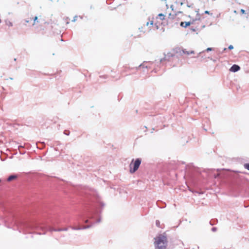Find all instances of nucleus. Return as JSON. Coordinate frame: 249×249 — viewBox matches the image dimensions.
Segmentation results:
<instances>
[{
  "mask_svg": "<svg viewBox=\"0 0 249 249\" xmlns=\"http://www.w3.org/2000/svg\"><path fill=\"white\" fill-rule=\"evenodd\" d=\"M213 50V48H208L205 51H203L202 52H201L199 53L198 54L199 55H200L201 54H203L205 52H209V51H212Z\"/></svg>",
  "mask_w": 249,
  "mask_h": 249,
  "instance_id": "9",
  "label": "nucleus"
},
{
  "mask_svg": "<svg viewBox=\"0 0 249 249\" xmlns=\"http://www.w3.org/2000/svg\"><path fill=\"white\" fill-rule=\"evenodd\" d=\"M91 226H92V225H88V226H83L82 227H73V226H71V227H70V228L73 230H85V229L89 228Z\"/></svg>",
  "mask_w": 249,
  "mask_h": 249,
  "instance_id": "3",
  "label": "nucleus"
},
{
  "mask_svg": "<svg viewBox=\"0 0 249 249\" xmlns=\"http://www.w3.org/2000/svg\"><path fill=\"white\" fill-rule=\"evenodd\" d=\"M205 14H210V12H209L208 11H205Z\"/></svg>",
  "mask_w": 249,
  "mask_h": 249,
  "instance_id": "27",
  "label": "nucleus"
},
{
  "mask_svg": "<svg viewBox=\"0 0 249 249\" xmlns=\"http://www.w3.org/2000/svg\"><path fill=\"white\" fill-rule=\"evenodd\" d=\"M189 53H190V54H193V53H194V51H190Z\"/></svg>",
  "mask_w": 249,
  "mask_h": 249,
  "instance_id": "24",
  "label": "nucleus"
},
{
  "mask_svg": "<svg viewBox=\"0 0 249 249\" xmlns=\"http://www.w3.org/2000/svg\"><path fill=\"white\" fill-rule=\"evenodd\" d=\"M182 51H183V53H184V54H186L187 55L190 54L189 51H187L185 50H183Z\"/></svg>",
  "mask_w": 249,
  "mask_h": 249,
  "instance_id": "16",
  "label": "nucleus"
},
{
  "mask_svg": "<svg viewBox=\"0 0 249 249\" xmlns=\"http://www.w3.org/2000/svg\"><path fill=\"white\" fill-rule=\"evenodd\" d=\"M156 225L157 227L161 228V226L160 225V221L159 220H156Z\"/></svg>",
  "mask_w": 249,
  "mask_h": 249,
  "instance_id": "15",
  "label": "nucleus"
},
{
  "mask_svg": "<svg viewBox=\"0 0 249 249\" xmlns=\"http://www.w3.org/2000/svg\"><path fill=\"white\" fill-rule=\"evenodd\" d=\"M244 167L245 169H246L249 171V163L244 164Z\"/></svg>",
  "mask_w": 249,
  "mask_h": 249,
  "instance_id": "13",
  "label": "nucleus"
},
{
  "mask_svg": "<svg viewBox=\"0 0 249 249\" xmlns=\"http://www.w3.org/2000/svg\"><path fill=\"white\" fill-rule=\"evenodd\" d=\"M64 133L65 135H69L70 132H67V131H65L64 132Z\"/></svg>",
  "mask_w": 249,
  "mask_h": 249,
  "instance_id": "21",
  "label": "nucleus"
},
{
  "mask_svg": "<svg viewBox=\"0 0 249 249\" xmlns=\"http://www.w3.org/2000/svg\"><path fill=\"white\" fill-rule=\"evenodd\" d=\"M32 20H33V23L32 24L33 26L35 25L36 24V23L38 22V18L37 17H35V18H32Z\"/></svg>",
  "mask_w": 249,
  "mask_h": 249,
  "instance_id": "10",
  "label": "nucleus"
},
{
  "mask_svg": "<svg viewBox=\"0 0 249 249\" xmlns=\"http://www.w3.org/2000/svg\"><path fill=\"white\" fill-rule=\"evenodd\" d=\"M199 57H201V59L202 60H204L205 58H206L207 57L204 56V55H203V54H201L200 55H199L198 54H197V55L195 57L196 58H198Z\"/></svg>",
  "mask_w": 249,
  "mask_h": 249,
  "instance_id": "12",
  "label": "nucleus"
},
{
  "mask_svg": "<svg viewBox=\"0 0 249 249\" xmlns=\"http://www.w3.org/2000/svg\"><path fill=\"white\" fill-rule=\"evenodd\" d=\"M155 249H166L168 244L167 238L165 233L159 234L155 238Z\"/></svg>",
  "mask_w": 249,
  "mask_h": 249,
  "instance_id": "1",
  "label": "nucleus"
},
{
  "mask_svg": "<svg viewBox=\"0 0 249 249\" xmlns=\"http://www.w3.org/2000/svg\"><path fill=\"white\" fill-rule=\"evenodd\" d=\"M101 221V219L100 218H99L97 220V221L96 222V223H99Z\"/></svg>",
  "mask_w": 249,
  "mask_h": 249,
  "instance_id": "25",
  "label": "nucleus"
},
{
  "mask_svg": "<svg viewBox=\"0 0 249 249\" xmlns=\"http://www.w3.org/2000/svg\"><path fill=\"white\" fill-rule=\"evenodd\" d=\"M240 70V67L237 65H233L230 68V71L232 72H236Z\"/></svg>",
  "mask_w": 249,
  "mask_h": 249,
  "instance_id": "4",
  "label": "nucleus"
},
{
  "mask_svg": "<svg viewBox=\"0 0 249 249\" xmlns=\"http://www.w3.org/2000/svg\"><path fill=\"white\" fill-rule=\"evenodd\" d=\"M49 231H68V228H64V229H61V228H60V229H55L53 228H52V227H50L49 229Z\"/></svg>",
  "mask_w": 249,
  "mask_h": 249,
  "instance_id": "5",
  "label": "nucleus"
},
{
  "mask_svg": "<svg viewBox=\"0 0 249 249\" xmlns=\"http://www.w3.org/2000/svg\"><path fill=\"white\" fill-rule=\"evenodd\" d=\"M9 26H12L13 24L11 22H9V24H8Z\"/></svg>",
  "mask_w": 249,
  "mask_h": 249,
  "instance_id": "23",
  "label": "nucleus"
},
{
  "mask_svg": "<svg viewBox=\"0 0 249 249\" xmlns=\"http://www.w3.org/2000/svg\"><path fill=\"white\" fill-rule=\"evenodd\" d=\"M216 230H217V229H216V228H215V227H213V228L212 229V231H213V232H214V231H216Z\"/></svg>",
  "mask_w": 249,
  "mask_h": 249,
  "instance_id": "18",
  "label": "nucleus"
},
{
  "mask_svg": "<svg viewBox=\"0 0 249 249\" xmlns=\"http://www.w3.org/2000/svg\"><path fill=\"white\" fill-rule=\"evenodd\" d=\"M226 50V48H224V50L225 51Z\"/></svg>",
  "mask_w": 249,
  "mask_h": 249,
  "instance_id": "29",
  "label": "nucleus"
},
{
  "mask_svg": "<svg viewBox=\"0 0 249 249\" xmlns=\"http://www.w3.org/2000/svg\"><path fill=\"white\" fill-rule=\"evenodd\" d=\"M230 50H231L233 48V46L231 45H230L228 47Z\"/></svg>",
  "mask_w": 249,
  "mask_h": 249,
  "instance_id": "20",
  "label": "nucleus"
},
{
  "mask_svg": "<svg viewBox=\"0 0 249 249\" xmlns=\"http://www.w3.org/2000/svg\"><path fill=\"white\" fill-rule=\"evenodd\" d=\"M94 217V215H92V216L89 217V219H93Z\"/></svg>",
  "mask_w": 249,
  "mask_h": 249,
  "instance_id": "26",
  "label": "nucleus"
},
{
  "mask_svg": "<svg viewBox=\"0 0 249 249\" xmlns=\"http://www.w3.org/2000/svg\"><path fill=\"white\" fill-rule=\"evenodd\" d=\"M17 178V176L16 175H11V176H10L8 178H7V181H12V180L16 178Z\"/></svg>",
  "mask_w": 249,
  "mask_h": 249,
  "instance_id": "8",
  "label": "nucleus"
},
{
  "mask_svg": "<svg viewBox=\"0 0 249 249\" xmlns=\"http://www.w3.org/2000/svg\"><path fill=\"white\" fill-rule=\"evenodd\" d=\"M158 16L162 20L164 19L165 18V16L162 14H159L158 15Z\"/></svg>",
  "mask_w": 249,
  "mask_h": 249,
  "instance_id": "11",
  "label": "nucleus"
},
{
  "mask_svg": "<svg viewBox=\"0 0 249 249\" xmlns=\"http://www.w3.org/2000/svg\"><path fill=\"white\" fill-rule=\"evenodd\" d=\"M85 222L86 223H88L89 222V220L88 219L86 220Z\"/></svg>",
  "mask_w": 249,
  "mask_h": 249,
  "instance_id": "28",
  "label": "nucleus"
},
{
  "mask_svg": "<svg viewBox=\"0 0 249 249\" xmlns=\"http://www.w3.org/2000/svg\"><path fill=\"white\" fill-rule=\"evenodd\" d=\"M191 24L190 22H181L180 23V26L183 27H187Z\"/></svg>",
  "mask_w": 249,
  "mask_h": 249,
  "instance_id": "7",
  "label": "nucleus"
},
{
  "mask_svg": "<svg viewBox=\"0 0 249 249\" xmlns=\"http://www.w3.org/2000/svg\"><path fill=\"white\" fill-rule=\"evenodd\" d=\"M32 20V18H28L27 19H25V22L26 23H29L30 22H31V21Z\"/></svg>",
  "mask_w": 249,
  "mask_h": 249,
  "instance_id": "14",
  "label": "nucleus"
},
{
  "mask_svg": "<svg viewBox=\"0 0 249 249\" xmlns=\"http://www.w3.org/2000/svg\"><path fill=\"white\" fill-rule=\"evenodd\" d=\"M150 23V24L151 25H152L153 24V21H151L150 22H147L146 23V26H148L149 24Z\"/></svg>",
  "mask_w": 249,
  "mask_h": 249,
  "instance_id": "17",
  "label": "nucleus"
},
{
  "mask_svg": "<svg viewBox=\"0 0 249 249\" xmlns=\"http://www.w3.org/2000/svg\"><path fill=\"white\" fill-rule=\"evenodd\" d=\"M77 16H75V17H74V18H73V20H72V22H75V21L76 20V19H77Z\"/></svg>",
  "mask_w": 249,
  "mask_h": 249,
  "instance_id": "19",
  "label": "nucleus"
},
{
  "mask_svg": "<svg viewBox=\"0 0 249 249\" xmlns=\"http://www.w3.org/2000/svg\"><path fill=\"white\" fill-rule=\"evenodd\" d=\"M241 12L242 14H244L245 13V11L244 9H241Z\"/></svg>",
  "mask_w": 249,
  "mask_h": 249,
  "instance_id": "22",
  "label": "nucleus"
},
{
  "mask_svg": "<svg viewBox=\"0 0 249 249\" xmlns=\"http://www.w3.org/2000/svg\"><path fill=\"white\" fill-rule=\"evenodd\" d=\"M152 64H153V63L145 62V63H143V64L140 65L139 66V67H142L143 68H145L148 69V68H150L151 67V66L150 65H152Z\"/></svg>",
  "mask_w": 249,
  "mask_h": 249,
  "instance_id": "6",
  "label": "nucleus"
},
{
  "mask_svg": "<svg viewBox=\"0 0 249 249\" xmlns=\"http://www.w3.org/2000/svg\"><path fill=\"white\" fill-rule=\"evenodd\" d=\"M142 162V160L140 158H138L136 159L134 161V159L132 160L131 163L130 164V172L131 173H133L135 172L139 168L141 163Z\"/></svg>",
  "mask_w": 249,
  "mask_h": 249,
  "instance_id": "2",
  "label": "nucleus"
}]
</instances>
